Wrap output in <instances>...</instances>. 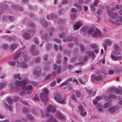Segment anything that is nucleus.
Masks as SVG:
<instances>
[{
    "instance_id": "obj_1",
    "label": "nucleus",
    "mask_w": 122,
    "mask_h": 122,
    "mask_svg": "<svg viewBox=\"0 0 122 122\" xmlns=\"http://www.w3.org/2000/svg\"><path fill=\"white\" fill-rule=\"evenodd\" d=\"M35 33L34 30H27L26 32L24 33L22 35L24 38L26 39H28L33 36Z\"/></svg>"
},
{
    "instance_id": "obj_2",
    "label": "nucleus",
    "mask_w": 122,
    "mask_h": 122,
    "mask_svg": "<svg viewBox=\"0 0 122 122\" xmlns=\"http://www.w3.org/2000/svg\"><path fill=\"white\" fill-rule=\"evenodd\" d=\"M33 74L36 77H39L41 74V69L39 66H37L34 68L33 70Z\"/></svg>"
},
{
    "instance_id": "obj_3",
    "label": "nucleus",
    "mask_w": 122,
    "mask_h": 122,
    "mask_svg": "<svg viewBox=\"0 0 122 122\" xmlns=\"http://www.w3.org/2000/svg\"><path fill=\"white\" fill-rule=\"evenodd\" d=\"M54 98L55 101L60 103L63 104L64 102V99H61V96L59 95H56L54 97Z\"/></svg>"
},
{
    "instance_id": "obj_4",
    "label": "nucleus",
    "mask_w": 122,
    "mask_h": 122,
    "mask_svg": "<svg viewBox=\"0 0 122 122\" xmlns=\"http://www.w3.org/2000/svg\"><path fill=\"white\" fill-rule=\"evenodd\" d=\"M114 51L113 52V54L115 56L119 55L120 54V52L118 46L117 45H114Z\"/></svg>"
},
{
    "instance_id": "obj_5",
    "label": "nucleus",
    "mask_w": 122,
    "mask_h": 122,
    "mask_svg": "<svg viewBox=\"0 0 122 122\" xmlns=\"http://www.w3.org/2000/svg\"><path fill=\"white\" fill-rule=\"evenodd\" d=\"M83 25V23L82 22L80 21L76 23L73 26L74 30H77Z\"/></svg>"
},
{
    "instance_id": "obj_6",
    "label": "nucleus",
    "mask_w": 122,
    "mask_h": 122,
    "mask_svg": "<svg viewBox=\"0 0 122 122\" xmlns=\"http://www.w3.org/2000/svg\"><path fill=\"white\" fill-rule=\"evenodd\" d=\"M26 82L25 81H16L15 83V85L17 86H23L26 85Z\"/></svg>"
},
{
    "instance_id": "obj_7",
    "label": "nucleus",
    "mask_w": 122,
    "mask_h": 122,
    "mask_svg": "<svg viewBox=\"0 0 122 122\" xmlns=\"http://www.w3.org/2000/svg\"><path fill=\"white\" fill-rule=\"evenodd\" d=\"M40 96L41 99L44 102L46 101L48 98L47 95L44 93L40 94Z\"/></svg>"
},
{
    "instance_id": "obj_8",
    "label": "nucleus",
    "mask_w": 122,
    "mask_h": 122,
    "mask_svg": "<svg viewBox=\"0 0 122 122\" xmlns=\"http://www.w3.org/2000/svg\"><path fill=\"white\" fill-rule=\"evenodd\" d=\"M107 13L109 16L111 18L113 19H115L117 16V14L115 12L112 13L111 11L108 10L107 11Z\"/></svg>"
},
{
    "instance_id": "obj_9",
    "label": "nucleus",
    "mask_w": 122,
    "mask_h": 122,
    "mask_svg": "<svg viewBox=\"0 0 122 122\" xmlns=\"http://www.w3.org/2000/svg\"><path fill=\"white\" fill-rule=\"evenodd\" d=\"M92 36L94 37H101L102 36V33L98 29H96L94 34L92 35Z\"/></svg>"
},
{
    "instance_id": "obj_10",
    "label": "nucleus",
    "mask_w": 122,
    "mask_h": 122,
    "mask_svg": "<svg viewBox=\"0 0 122 122\" xmlns=\"http://www.w3.org/2000/svg\"><path fill=\"white\" fill-rule=\"evenodd\" d=\"M3 103L4 106L6 110L8 109L10 111H12V106L8 105L7 102L5 101H3Z\"/></svg>"
},
{
    "instance_id": "obj_11",
    "label": "nucleus",
    "mask_w": 122,
    "mask_h": 122,
    "mask_svg": "<svg viewBox=\"0 0 122 122\" xmlns=\"http://www.w3.org/2000/svg\"><path fill=\"white\" fill-rule=\"evenodd\" d=\"M93 80H95L97 81H100L102 79V76L100 75H99L97 76H95L94 75H92L91 76Z\"/></svg>"
},
{
    "instance_id": "obj_12",
    "label": "nucleus",
    "mask_w": 122,
    "mask_h": 122,
    "mask_svg": "<svg viewBox=\"0 0 122 122\" xmlns=\"http://www.w3.org/2000/svg\"><path fill=\"white\" fill-rule=\"evenodd\" d=\"M40 22L42 26L44 27L47 26L48 25V23L44 19L41 18L40 19Z\"/></svg>"
},
{
    "instance_id": "obj_13",
    "label": "nucleus",
    "mask_w": 122,
    "mask_h": 122,
    "mask_svg": "<svg viewBox=\"0 0 122 122\" xmlns=\"http://www.w3.org/2000/svg\"><path fill=\"white\" fill-rule=\"evenodd\" d=\"M117 106H113L110 107L108 109V112L110 113H112L115 112L117 109Z\"/></svg>"
},
{
    "instance_id": "obj_14",
    "label": "nucleus",
    "mask_w": 122,
    "mask_h": 122,
    "mask_svg": "<svg viewBox=\"0 0 122 122\" xmlns=\"http://www.w3.org/2000/svg\"><path fill=\"white\" fill-rule=\"evenodd\" d=\"M53 69L54 70H56L57 73H59L61 71V68L60 66H58L56 64H55L54 66Z\"/></svg>"
},
{
    "instance_id": "obj_15",
    "label": "nucleus",
    "mask_w": 122,
    "mask_h": 122,
    "mask_svg": "<svg viewBox=\"0 0 122 122\" xmlns=\"http://www.w3.org/2000/svg\"><path fill=\"white\" fill-rule=\"evenodd\" d=\"M66 38L67 39V40H69V41H73L76 43H77V38L76 37L71 36L69 37L67 36H66Z\"/></svg>"
},
{
    "instance_id": "obj_16",
    "label": "nucleus",
    "mask_w": 122,
    "mask_h": 122,
    "mask_svg": "<svg viewBox=\"0 0 122 122\" xmlns=\"http://www.w3.org/2000/svg\"><path fill=\"white\" fill-rule=\"evenodd\" d=\"M47 110L49 112H51V111L52 113H54L56 111L55 108L52 106L47 107Z\"/></svg>"
},
{
    "instance_id": "obj_17",
    "label": "nucleus",
    "mask_w": 122,
    "mask_h": 122,
    "mask_svg": "<svg viewBox=\"0 0 122 122\" xmlns=\"http://www.w3.org/2000/svg\"><path fill=\"white\" fill-rule=\"evenodd\" d=\"M57 117L58 119L62 121H64L65 119V116L61 114L59 112L57 113Z\"/></svg>"
},
{
    "instance_id": "obj_18",
    "label": "nucleus",
    "mask_w": 122,
    "mask_h": 122,
    "mask_svg": "<svg viewBox=\"0 0 122 122\" xmlns=\"http://www.w3.org/2000/svg\"><path fill=\"white\" fill-rule=\"evenodd\" d=\"M122 24V17H120L115 21V24L117 25H120Z\"/></svg>"
},
{
    "instance_id": "obj_19",
    "label": "nucleus",
    "mask_w": 122,
    "mask_h": 122,
    "mask_svg": "<svg viewBox=\"0 0 122 122\" xmlns=\"http://www.w3.org/2000/svg\"><path fill=\"white\" fill-rule=\"evenodd\" d=\"M57 16L56 15L52 13L50 15H48L47 16V19L49 20H50V18L51 19H53L57 18Z\"/></svg>"
},
{
    "instance_id": "obj_20",
    "label": "nucleus",
    "mask_w": 122,
    "mask_h": 122,
    "mask_svg": "<svg viewBox=\"0 0 122 122\" xmlns=\"http://www.w3.org/2000/svg\"><path fill=\"white\" fill-rule=\"evenodd\" d=\"M99 2V1L98 0H95L94 2L90 4L89 5L90 8L94 7L97 5V3Z\"/></svg>"
},
{
    "instance_id": "obj_21",
    "label": "nucleus",
    "mask_w": 122,
    "mask_h": 122,
    "mask_svg": "<svg viewBox=\"0 0 122 122\" xmlns=\"http://www.w3.org/2000/svg\"><path fill=\"white\" fill-rule=\"evenodd\" d=\"M87 92L90 95H92V96L94 97L97 91H96L93 92V91L90 90H87Z\"/></svg>"
},
{
    "instance_id": "obj_22",
    "label": "nucleus",
    "mask_w": 122,
    "mask_h": 122,
    "mask_svg": "<svg viewBox=\"0 0 122 122\" xmlns=\"http://www.w3.org/2000/svg\"><path fill=\"white\" fill-rule=\"evenodd\" d=\"M47 116L49 119L48 121H47V122H51V119H52L53 117V116L51 114L49 113L47 114Z\"/></svg>"
},
{
    "instance_id": "obj_23",
    "label": "nucleus",
    "mask_w": 122,
    "mask_h": 122,
    "mask_svg": "<svg viewBox=\"0 0 122 122\" xmlns=\"http://www.w3.org/2000/svg\"><path fill=\"white\" fill-rule=\"evenodd\" d=\"M97 108L99 111H102L103 109L102 106L100 103H98L97 106Z\"/></svg>"
},
{
    "instance_id": "obj_24",
    "label": "nucleus",
    "mask_w": 122,
    "mask_h": 122,
    "mask_svg": "<svg viewBox=\"0 0 122 122\" xmlns=\"http://www.w3.org/2000/svg\"><path fill=\"white\" fill-rule=\"evenodd\" d=\"M20 66L22 68H25L28 66L27 65L24 61L20 63Z\"/></svg>"
},
{
    "instance_id": "obj_25",
    "label": "nucleus",
    "mask_w": 122,
    "mask_h": 122,
    "mask_svg": "<svg viewBox=\"0 0 122 122\" xmlns=\"http://www.w3.org/2000/svg\"><path fill=\"white\" fill-rule=\"evenodd\" d=\"M26 117L27 119L30 120L32 121L34 119V117L32 115L30 114H28L27 115Z\"/></svg>"
},
{
    "instance_id": "obj_26",
    "label": "nucleus",
    "mask_w": 122,
    "mask_h": 122,
    "mask_svg": "<svg viewBox=\"0 0 122 122\" xmlns=\"http://www.w3.org/2000/svg\"><path fill=\"white\" fill-rule=\"evenodd\" d=\"M111 105L110 103L107 102L104 104L103 107L104 108H108Z\"/></svg>"
},
{
    "instance_id": "obj_27",
    "label": "nucleus",
    "mask_w": 122,
    "mask_h": 122,
    "mask_svg": "<svg viewBox=\"0 0 122 122\" xmlns=\"http://www.w3.org/2000/svg\"><path fill=\"white\" fill-rule=\"evenodd\" d=\"M2 18L3 20L5 21H7L9 19V17L6 15L3 16L2 17Z\"/></svg>"
},
{
    "instance_id": "obj_28",
    "label": "nucleus",
    "mask_w": 122,
    "mask_h": 122,
    "mask_svg": "<svg viewBox=\"0 0 122 122\" xmlns=\"http://www.w3.org/2000/svg\"><path fill=\"white\" fill-rule=\"evenodd\" d=\"M18 45L16 44H12L10 47L11 49L12 50H14L15 48H16Z\"/></svg>"
},
{
    "instance_id": "obj_29",
    "label": "nucleus",
    "mask_w": 122,
    "mask_h": 122,
    "mask_svg": "<svg viewBox=\"0 0 122 122\" xmlns=\"http://www.w3.org/2000/svg\"><path fill=\"white\" fill-rule=\"evenodd\" d=\"M20 52H19L15 56L14 58V59L15 60H18L20 57Z\"/></svg>"
},
{
    "instance_id": "obj_30",
    "label": "nucleus",
    "mask_w": 122,
    "mask_h": 122,
    "mask_svg": "<svg viewBox=\"0 0 122 122\" xmlns=\"http://www.w3.org/2000/svg\"><path fill=\"white\" fill-rule=\"evenodd\" d=\"M7 101L8 103L10 104H12L13 102V100L11 99L10 97H8L7 98Z\"/></svg>"
},
{
    "instance_id": "obj_31",
    "label": "nucleus",
    "mask_w": 122,
    "mask_h": 122,
    "mask_svg": "<svg viewBox=\"0 0 122 122\" xmlns=\"http://www.w3.org/2000/svg\"><path fill=\"white\" fill-rule=\"evenodd\" d=\"M46 50H47L51 49L52 47V45L51 44H47L46 46Z\"/></svg>"
},
{
    "instance_id": "obj_32",
    "label": "nucleus",
    "mask_w": 122,
    "mask_h": 122,
    "mask_svg": "<svg viewBox=\"0 0 122 122\" xmlns=\"http://www.w3.org/2000/svg\"><path fill=\"white\" fill-rule=\"evenodd\" d=\"M74 6H75L79 11H81V8L80 5L76 4H74Z\"/></svg>"
},
{
    "instance_id": "obj_33",
    "label": "nucleus",
    "mask_w": 122,
    "mask_h": 122,
    "mask_svg": "<svg viewBox=\"0 0 122 122\" xmlns=\"http://www.w3.org/2000/svg\"><path fill=\"white\" fill-rule=\"evenodd\" d=\"M117 88L115 87H112L110 89V91L111 92L114 93L116 92Z\"/></svg>"
},
{
    "instance_id": "obj_34",
    "label": "nucleus",
    "mask_w": 122,
    "mask_h": 122,
    "mask_svg": "<svg viewBox=\"0 0 122 122\" xmlns=\"http://www.w3.org/2000/svg\"><path fill=\"white\" fill-rule=\"evenodd\" d=\"M78 109L80 112H84V110L82 106L81 105H80L78 107Z\"/></svg>"
},
{
    "instance_id": "obj_35",
    "label": "nucleus",
    "mask_w": 122,
    "mask_h": 122,
    "mask_svg": "<svg viewBox=\"0 0 122 122\" xmlns=\"http://www.w3.org/2000/svg\"><path fill=\"white\" fill-rule=\"evenodd\" d=\"M94 31V29L93 28H91L88 31V33L89 35H91L93 33Z\"/></svg>"
},
{
    "instance_id": "obj_36",
    "label": "nucleus",
    "mask_w": 122,
    "mask_h": 122,
    "mask_svg": "<svg viewBox=\"0 0 122 122\" xmlns=\"http://www.w3.org/2000/svg\"><path fill=\"white\" fill-rule=\"evenodd\" d=\"M36 48V46L35 45L33 44L30 49V51L31 52H32L35 51L34 50Z\"/></svg>"
},
{
    "instance_id": "obj_37",
    "label": "nucleus",
    "mask_w": 122,
    "mask_h": 122,
    "mask_svg": "<svg viewBox=\"0 0 122 122\" xmlns=\"http://www.w3.org/2000/svg\"><path fill=\"white\" fill-rule=\"evenodd\" d=\"M65 21V20L64 19H59L58 20V23H62Z\"/></svg>"
},
{
    "instance_id": "obj_38",
    "label": "nucleus",
    "mask_w": 122,
    "mask_h": 122,
    "mask_svg": "<svg viewBox=\"0 0 122 122\" xmlns=\"http://www.w3.org/2000/svg\"><path fill=\"white\" fill-rule=\"evenodd\" d=\"M116 92H117V93L119 95L122 94V92L121 89L120 88H119L118 89L117 88Z\"/></svg>"
},
{
    "instance_id": "obj_39",
    "label": "nucleus",
    "mask_w": 122,
    "mask_h": 122,
    "mask_svg": "<svg viewBox=\"0 0 122 122\" xmlns=\"http://www.w3.org/2000/svg\"><path fill=\"white\" fill-rule=\"evenodd\" d=\"M77 16V14H71V20H73L75 19L76 16Z\"/></svg>"
},
{
    "instance_id": "obj_40",
    "label": "nucleus",
    "mask_w": 122,
    "mask_h": 122,
    "mask_svg": "<svg viewBox=\"0 0 122 122\" xmlns=\"http://www.w3.org/2000/svg\"><path fill=\"white\" fill-rule=\"evenodd\" d=\"M6 85V84L5 83H0V90H1Z\"/></svg>"
},
{
    "instance_id": "obj_41",
    "label": "nucleus",
    "mask_w": 122,
    "mask_h": 122,
    "mask_svg": "<svg viewBox=\"0 0 122 122\" xmlns=\"http://www.w3.org/2000/svg\"><path fill=\"white\" fill-rule=\"evenodd\" d=\"M75 95L78 98L80 97L81 96L80 92L79 91H77L75 92Z\"/></svg>"
},
{
    "instance_id": "obj_42",
    "label": "nucleus",
    "mask_w": 122,
    "mask_h": 122,
    "mask_svg": "<svg viewBox=\"0 0 122 122\" xmlns=\"http://www.w3.org/2000/svg\"><path fill=\"white\" fill-rule=\"evenodd\" d=\"M90 46L92 48L94 49H96L98 47V46L95 44H90Z\"/></svg>"
},
{
    "instance_id": "obj_43",
    "label": "nucleus",
    "mask_w": 122,
    "mask_h": 122,
    "mask_svg": "<svg viewBox=\"0 0 122 122\" xmlns=\"http://www.w3.org/2000/svg\"><path fill=\"white\" fill-rule=\"evenodd\" d=\"M6 40L9 42L14 41L15 40V39L12 37H8L6 38Z\"/></svg>"
},
{
    "instance_id": "obj_44",
    "label": "nucleus",
    "mask_w": 122,
    "mask_h": 122,
    "mask_svg": "<svg viewBox=\"0 0 122 122\" xmlns=\"http://www.w3.org/2000/svg\"><path fill=\"white\" fill-rule=\"evenodd\" d=\"M87 30V28L86 27H83L81 29V31L84 32H86Z\"/></svg>"
},
{
    "instance_id": "obj_45",
    "label": "nucleus",
    "mask_w": 122,
    "mask_h": 122,
    "mask_svg": "<svg viewBox=\"0 0 122 122\" xmlns=\"http://www.w3.org/2000/svg\"><path fill=\"white\" fill-rule=\"evenodd\" d=\"M106 100L109 102H111L112 101V100L110 96H107L106 97Z\"/></svg>"
},
{
    "instance_id": "obj_46",
    "label": "nucleus",
    "mask_w": 122,
    "mask_h": 122,
    "mask_svg": "<svg viewBox=\"0 0 122 122\" xmlns=\"http://www.w3.org/2000/svg\"><path fill=\"white\" fill-rule=\"evenodd\" d=\"M63 53L64 54L68 56H69L70 53V51L64 50Z\"/></svg>"
},
{
    "instance_id": "obj_47",
    "label": "nucleus",
    "mask_w": 122,
    "mask_h": 122,
    "mask_svg": "<svg viewBox=\"0 0 122 122\" xmlns=\"http://www.w3.org/2000/svg\"><path fill=\"white\" fill-rule=\"evenodd\" d=\"M26 94V93L25 92L22 91L20 92L19 94V95L21 96H23L25 95Z\"/></svg>"
},
{
    "instance_id": "obj_48",
    "label": "nucleus",
    "mask_w": 122,
    "mask_h": 122,
    "mask_svg": "<svg viewBox=\"0 0 122 122\" xmlns=\"http://www.w3.org/2000/svg\"><path fill=\"white\" fill-rule=\"evenodd\" d=\"M2 47L3 49H6L8 48V45L6 44H4L2 45Z\"/></svg>"
},
{
    "instance_id": "obj_49",
    "label": "nucleus",
    "mask_w": 122,
    "mask_h": 122,
    "mask_svg": "<svg viewBox=\"0 0 122 122\" xmlns=\"http://www.w3.org/2000/svg\"><path fill=\"white\" fill-rule=\"evenodd\" d=\"M22 111L23 112L25 113H28L29 112L27 108L26 107L24 108L23 109Z\"/></svg>"
},
{
    "instance_id": "obj_50",
    "label": "nucleus",
    "mask_w": 122,
    "mask_h": 122,
    "mask_svg": "<svg viewBox=\"0 0 122 122\" xmlns=\"http://www.w3.org/2000/svg\"><path fill=\"white\" fill-rule=\"evenodd\" d=\"M81 115L82 117H85L87 115L86 112H80Z\"/></svg>"
},
{
    "instance_id": "obj_51",
    "label": "nucleus",
    "mask_w": 122,
    "mask_h": 122,
    "mask_svg": "<svg viewBox=\"0 0 122 122\" xmlns=\"http://www.w3.org/2000/svg\"><path fill=\"white\" fill-rule=\"evenodd\" d=\"M80 47L81 52H84L85 51V48L83 45H81L80 46Z\"/></svg>"
},
{
    "instance_id": "obj_52",
    "label": "nucleus",
    "mask_w": 122,
    "mask_h": 122,
    "mask_svg": "<svg viewBox=\"0 0 122 122\" xmlns=\"http://www.w3.org/2000/svg\"><path fill=\"white\" fill-rule=\"evenodd\" d=\"M48 35V34H43L41 36V38L43 39H46Z\"/></svg>"
},
{
    "instance_id": "obj_53",
    "label": "nucleus",
    "mask_w": 122,
    "mask_h": 122,
    "mask_svg": "<svg viewBox=\"0 0 122 122\" xmlns=\"http://www.w3.org/2000/svg\"><path fill=\"white\" fill-rule=\"evenodd\" d=\"M106 42L108 43V46H110L112 45V42L110 40L107 39L106 41Z\"/></svg>"
},
{
    "instance_id": "obj_54",
    "label": "nucleus",
    "mask_w": 122,
    "mask_h": 122,
    "mask_svg": "<svg viewBox=\"0 0 122 122\" xmlns=\"http://www.w3.org/2000/svg\"><path fill=\"white\" fill-rule=\"evenodd\" d=\"M71 98L76 101V98L75 94H72L71 97Z\"/></svg>"
},
{
    "instance_id": "obj_55",
    "label": "nucleus",
    "mask_w": 122,
    "mask_h": 122,
    "mask_svg": "<svg viewBox=\"0 0 122 122\" xmlns=\"http://www.w3.org/2000/svg\"><path fill=\"white\" fill-rule=\"evenodd\" d=\"M68 82V80H66L61 84V86H62L67 84Z\"/></svg>"
},
{
    "instance_id": "obj_56",
    "label": "nucleus",
    "mask_w": 122,
    "mask_h": 122,
    "mask_svg": "<svg viewBox=\"0 0 122 122\" xmlns=\"http://www.w3.org/2000/svg\"><path fill=\"white\" fill-rule=\"evenodd\" d=\"M21 77L23 79H25L27 78L28 76L26 74H24L21 76Z\"/></svg>"
},
{
    "instance_id": "obj_57",
    "label": "nucleus",
    "mask_w": 122,
    "mask_h": 122,
    "mask_svg": "<svg viewBox=\"0 0 122 122\" xmlns=\"http://www.w3.org/2000/svg\"><path fill=\"white\" fill-rule=\"evenodd\" d=\"M11 7L14 10H17L18 9V5H13L11 6Z\"/></svg>"
},
{
    "instance_id": "obj_58",
    "label": "nucleus",
    "mask_w": 122,
    "mask_h": 122,
    "mask_svg": "<svg viewBox=\"0 0 122 122\" xmlns=\"http://www.w3.org/2000/svg\"><path fill=\"white\" fill-rule=\"evenodd\" d=\"M20 102L22 103L25 105H26L27 106L29 105V104L26 101H24L23 100H21Z\"/></svg>"
},
{
    "instance_id": "obj_59",
    "label": "nucleus",
    "mask_w": 122,
    "mask_h": 122,
    "mask_svg": "<svg viewBox=\"0 0 122 122\" xmlns=\"http://www.w3.org/2000/svg\"><path fill=\"white\" fill-rule=\"evenodd\" d=\"M115 71L114 70H110L108 71V73L110 74H113Z\"/></svg>"
},
{
    "instance_id": "obj_60",
    "label": "nucleus",
    "mask_w": 122,
    "mask_h": 122,
    "mask_svg": "<svg viewBox=\"0 0 122 122\" xmlns=\"http://www.w3.org/2000/svg\"><path fill=\"white\" fill-rule=\"evenodd\" d=\"M40 60V58L39 57H37L35 59V61L36 63L39 62Z\"/></svg>"
},
{
    "instance_id": "obj_61",
    "label": "nucleus",
    "mask_w": 122,
    "mask_h": 122,
    "mask_svg": "<svg viewBox=\"0 0 122 122\" xmlns=\"http://www.w3.org/2000/svg\"><path fill=\"white\" fill-rule=\"evenodd\" d=\"M35 42L37 44H39V42L38 41V38L37 37H35L34 39Z\"/></svg>"
},
{
    "instance_id": "obj_62",
    "label": "nucleus",
    "mask_w": 122,
    "mask_h": 122,
    "mask_svg": "<svg viewBox=\"0 0 122 122\" xmlns=\"http://www.w3.org/2000/svg\"><path fill=\"white\" fill-rule=\"evenodd\" d=\"M27 51H25L22 54V56L25 57L27 55Z\"/></svg>"
},
{
    "instance_id": "obj_63",
    "label": "nucleus",
    "mask_w": 122,
    "mask_h": 122,
    "mask_svg": "<svg viewBox=\"0 0 122 122\" xmlns=\"http://www.w3.org/2000/svg\"><path fill=\"white\" fill-rule=\"evenodd\" d=\"M32 54L33 55H37L39 54V52L38 51H35L33 52H32Z\"/></svg>"
},
{
    "instance_id": "obj_64",
    "label": "nucleus",
    "mask_w": 122,
    "mask_h": 122,
    "mask_svg": "<svg viewBox=\"0 0 122 122\" xmlns=\"http://www.w3.org/2000/svg\"><path fill=\"white\" fill-rule=\"evenodd\" d=\"M102 13V10L100 9H99L97 12V13L98 15L101 14Z\"/></svg>"
}]
</instances>
